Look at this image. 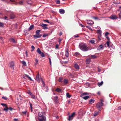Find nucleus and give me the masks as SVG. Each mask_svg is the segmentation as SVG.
Wrapping results in <instances>:
<instances>
[{
  "mask_svg": "<svg viewBox=\"0 0 121 121\" xmlns=\"http://www.w3.org/2000/svg\"><path fill=\"white\" fill-rule=\"evenodd\" d=\"M15 17V15L13 13H11L10 15V17L11 19H13Z\"/></svg>",
  "mask_w": 121,
  "mask_h": 121,
  "instance_id": "4468645a",
  "label": "nucleus"
},
{
  "mask_svg": "<svg viewBox=\"0 0 121 121\" xmlns=\"http://www.w3.org/2000/svg\"><path fill=\"white\" fill-rule=\"evenodd\" d=\"M103 102H104V101L103 99H101L100 100V102L97 103L96 104V107L97 108L99 109V110H100L101 107L102 106H103L104 104L103 103Z\"/></svg>",
  "mask_w": 121,
  "mask_h": 121,
  "instance_id": "7ed1b4c3",
  "label": "nucleus"
},
{
  "mask_svg": "<svg viewBox=\"0 0 121 121\" xmlns=\"http://www.w3.org/2000/svg\"><path fill=\"white\" fill-rule=\"evenodd\" d=\"M48 35V34H44L43 35V37H46V36H47Z\"/></svg>",
  "mask_w": 121,
  "mask_h": 121,
  "instance_id": "864d4df0",
  "label": "nucleus"
},
{
  "mask_svg": "<svg viewBox=\"0 0 121 121\" xmlns=\"http://www.w3.org/2000/svg\"><path fill=\"white\" fill-rule=\"evenodd\" d=\"M58 99L57 96H56L54 97V100L55 103H57L58 102Z\"/></svg>",
  "mask_w": 121,
  "mask_h": 121,
  "instance_id": "9d476101",
  "label": "nucleus"
},
{
  "mask_svg": "<svg viewBox=\"0 0 121 121\" xmlns=\"http://www.w3.org/2000/svg\"><path fill=\"white\" fill-rule=\"evenodd\" d=\"M75 115V112H73L71 115H70L69 116L68 118V120L69 121L70 120H72L73 118Z\"/></svg>",
  "mask_w": 121,
  "mask_h": 121,
  "instance_id": "39448f33",
  "label": "nucleus"
},
{
  "mask_svg": "<svg viewBox=\"0 0 121 121\" xmlns=\"http://www.w3.org/2000/svg\"><path fill=\"white\" fill-rule=\"evenodd\" d=\"M31 48H32L31 51H34V49L35 48V47H34V46H33V45H32L31 46Z\"/></svg>",
  "mask_w": 121,
  "mask_h": 121,
  "instance_id": "4c0bfd02",
  "label": "nucleus"
},
{
  "mask_svg": "<svg viewBox=\"0 0 121 121\" xmlns=\"http://www.w3.org/2000/svg\"><path fill=\"white\" fill-rule=\"evenodd\" d=\"M95 20H98L99 19V18L97 17H92Z\"/></svg>",
  "mask_w": 121,
  "mask_h": 121,
  "instance_id": "c9c22d12",
  "label": "nucleus"
},
{
  "mask_svg": "<svg viewBox=\"0 0 121 121\" xmlns=\"http://www.w3.org/2000/svg\"><path fill=\"white\" fill-rule=\"evenodd\" d=\"M59 12L60 14H63L65 13V11L63 9H60L59 10Z\"/></svg>",
  "mask_w": 121,
  "mask_h": 121,
  "instance_id": "f8f14e48",
  "label": "nucleus"
},
{
  "mask_svg": "<svg viewBox=\"0 0 121 121\" xmlns=\"http://www.w3.org/2000/svg\"><path fill=\"white\" fill-rule=\"evenodd\" d=\"M40 25L42 26L43 29H47L48 28L47 25L45 24H41Z\"/></svg>",
  "mask_w": 121,
  "mask_h": 121,
  "instance_id": "423d86ee",
  "label": "nucleus"
},
{
  "mask_svg": "<svg viewBox=\"0 0 121 121\" xmlns=\"http://www.w3.org/2000/svg\"><path fill=\"white\" fill-rule=\"evenodd\" d=\"M25 54H26V56L27 57L28 56L27 53V52L26 51L25 52Z\"/></svg>",
  "mask_w": 121,
  "mask_h": 121,
  "instance_id": "13d9d810",
  "label": "nucleus"
},
{
  "mask_svg": "<svg viewBox=\"0 0 121 121\" xmlns=\"http://www.w3.org/2000/svg\"><path fill=\"white\" fill-rule=\"evenodd\" d=\"M66 96L68 98H70L71 96V95H70L69 93L67 92L66 93Z\"/></svg>",
  "mask_w": 121,
  "mask_h": 121,
  "instance_id": "c85d7f7f",
  "label": "nucleus"
},
{
  "mask_svg": "<svg viewBox=\"0 0 121 121\" xmlns=\"http://www.w3.org/2000/svg\"><path fill=\"white\" fill-rule=\"evenodd\" d=\"M91 59L90 58H87L86 60V62L87 64H89L91 61Z\"/></svg>",
  "mask_w": 121,
  "mask_h": 121,
  "instance_id": "1a4fd4ad",
  "label": "nucleus"
},
{
  "mask_svg": "<svg viewBox=\"0 0 121 121\" xmlns=\"http://www.w3.org/2000/svg\"><path fill=\"white\" fill-rule=\"evenodd\" d=\"M34 26L33 25H31V30L32 29L34 28Z\"/></svg>",
  "mask_w": 121,
  "mask_h": 121,
  "instance_id": "603ef678",
  "label": "nucleus"
},
{
  "mask_svg": "<svg viewBox=\"0 0 121 121\" xmlns=\"http://www.w3.org/2000/svg\"><path fill=\"white\" fill-rule=\"evenodd\" d=\"M91 57L92 58H95L96 57V56L95 55H91Z\"/></svg>",
  "mask_w": 121,
  "mask_h": 121,
  "instance_id": "f704fd0d",
  "label": "nucleus"
},
{
  "mask_svg": "<svg viewBox=\"0 0 121 121\" xmlns=\"http://www.w3.org/2000/svg\"><path fill=\"white\" fill-rule=\"evenodd\" d=\"M37 52L39 54H41V52L39 48H38L37 49Z\"/></svg>",
  "mask_w": 121,
  "mask_h": 121,
  "instance_id": "cd10ccee",
  "label": "nucleus"
},
{
  "mask_svg": "<svg viewBox=\"0 0 121 121\" xmlns=\"http://www.w3.org/2000/svg\"><path fill=\"white\" fill-rule=\"evenodd\" d=\"M88 93H87V92H85L84 93H83L81 95L82 96H83V95H88Z\"/></svg>",
  "mask_w": 121,
  "mask_h": 121,
  "instance_id": "473e14b6",
  "label": "nucleus"
},
{
  "mask_svg": "<svg viewBox=\"0 0 121 121\" xmlns=\"http://www.w3.org/2000/svg\"><path fill=\"white\" fill-rule=\"evenodd\" d=\"M4 26V24L1 22H0V26L1 27H2Z\"/></svg>",
  "mask_w": 121,
  "mask_h": 121,
  "instance_id": "e433bc0d",
  "label": "nucleus"
},
{
  "mask_svg": "<svg viewBox=\"0 0 121 121\" xmlns=\"http://www.w3.org/2000/svg\"><path fill=\"white\" fill-rule=\"evenodd\" d=\"M56 3H57V4H59L60 3V1L59 0H56Z\"/></svg>",
  "mask_w": 121,
  "mask_h": 121,
  "instance_id": "de8ad7c7",
  "label": "nucleus"
},
{
  "mask_svg": "<svg viewBox=\"0 0 121 121\" xmlns=\"http://www.w3.org/2000/svg\"><path fill=\"white\" fill-rule=\"evenodd\" d=\"M2 98L4 99L5 100H6L7 99V98L4 96L2 97Z\"/></svg>",
  "mask_w": 121,
  "mask_h": 121,
  "instance_id": "3c124183",
  "label": "nucleus"
},
{
  "mask_svg": "<svg viewBox=\"0 0 121 121\" xmlns=\"http://www.w3.org/2000/svg\"><path fill=\"white\" fill-rule=\"evenodd\" d=\"M14 121H18V119H14Z\"/></svg>",
  "mask_w": 121,
  "mask_h": 121,
  "instance_id": "052dcab7",
  "label": "nucleus"
},
{
  "mask_svg": "<svg viewBox=\"0 0 121 121\" xmlns=\"http://www.w3.org/2000/svg\"><path fill=\"white\" fill-rule=\"evenodd\" d=\"M101 35H98V40L99 41H100L101 40Z\"/></svg>",
  "mask_w": 121,
  "mask_h": 121,
  "instance_id": "7c9ffc66",
  "label": "nucleus"
},
{
  "mask_svg": "<svg viewBox=\"0 0 121 121\" xmlns=\"http://www.w3.org/2000/svg\"><path fill=\"white\" fill-rule=\"evenodd\" d=\"M1 104L2 105V106H4L5 107H7V105L6 104H4L1 103Z\"/></svg>",
  "mask_w": 121,
  "mask_h": 121,
  "instance_id": "37998d69",
  "label": "nucleus"
},
{
  "mask_svg": "<svg viewBox=\"0 0 121 121\" xmlns=\"http://www.w3.org/2000/svg\"><path fill=\"white\" fill-rule=\"evenodd\" d=\"M40 30H37L36 31V34L35 35H34V36L35 38H40L41 37L42 35V34H40Z\"/></svg>",
  "mask_w": 121,
  "mask_h": 121,
  "instance_id": "20e7f679",
  "label": "nucleus"
},
{
  "mask_svg": "<svg viewBox=\"0 0 121 121\" xmlns=\"http://www.w3.org/2000/svg\"><path fill=\"white\" fill-rule=\"evenodd\" d=\"M80 54L79 53V52H75V53L74 54V56H78V55H79Z\"/></svg>",
  "mask_w": 121,
  "mask_h": 121,
  "instance_id": "2f4dec72",
  "label": "nucleus"
},
{
  "mask_svg": "<svg viewBox=\"0 0 121 121\" xmlns=\"http://www.w3.org/2000/svg\"><path fill=\"white\" fill-rule=\"evenodd\" d=\"M38 81H39L40 80V78L39 77V73H38L36 76V78L35 79Z\"/></svg>",
  "mask_w": 121,
  "mask_h": 121,
  "instance_id": "ddd939ff",
  "label": "nucleus"
},
{
  "mask_svg": "<svg viewBox=\"0 0 121 121\" xmlns=\"http://www.w3.org/2000/svg\"><path fill=\"white\" fill-rule=\"evenodd\" d=\"M23 3V1H19V4L22 5V4Z\"/></svg>",
  "mask_w": 121,
  "mask_h": 121,
  "instance_id": "a18cd8bd",
  "label": "nucleus"
},
{
  "mask_svg": "<svg viewBox=\"0 0 121 121\" xmlns=\"http://www.w3.org/2000/svg\"><path fill=\"white\" fill-rule=\"evenodd\" d=\"M63 83L65 84H66L68 83V80L65 79H64L63 81Z\"/></svg>",
  "mask_w": 121,
  "mask_h": 121,
  "instance_id": "5701e85b",
  "label": "nucleus"
},
{
  "mask_svg": "<svg viewBox=\"0 0 121 121\" xmlns=\"http://www.w3.org/2000/svg\"><path fill=\"white\" fill-rule=\"evenodd\" d=\"M43 21H46L48 23H50V22L48 20V19H47V20H43Z\"/></svg>",
  "mask_w": 121,
  "mask_h": 121,
  "instance_id": "09e8293b",
  "label": "nucleus"
},
{
  "mask_svg": "<svg viewBox=\"0 0 121 121\" xmlns=\"http://www.w3.org/2000/svg\"><path fill=\"white\" fill-rule=\"evenodd\" d=\"M30 26L29 27V28L28 30H25L24 31V33L26 35H27L28 33L30 31Z\"/></svg>",
  "mask_w": 121,
  "mask_h": 121,
  "instance_id": "9b49d317",
  "label": "nucleus"
},
{
  "mask_svg": "<svg viewBox=\"0 0 121 121\" xmlns=\"http://www.w3.org/2000/svg\"><path fill=\"white\" fill-rule=\"evenodd\" d=\"M103 46L102 44H101L97 48V49L99 50H101L102 49Z\"/></svg>",
  "mask_w": 121,
  "mask_h": 121,
  "instance_id": "2eb2a0df",
  "label": "nucleus"
},
{
  "mask_svg": "<svg viewBox=\"0 0 121 121\" xmlns=\"http://www.w3.org/2000/svg\"><path fill=\"white\" fill-rule=\"evenodd\" d=\"M55 91L57 92H60L62 90L61 89H60V88H57L55 89Z\"/></svg>",
  "mask_w": 121,
  "mask_h": 121,
  "instance_id": "412c9836",
  "label": "nucleus"
},
{
  "mask_svg": "<svg viewBox=\"0 0 121 121\" xmlns=\"http://www.w3.org/2000/svg\"><path fill=\"white\" fill-rule=\"evenodd\" d=\"M106 38H107V40H108V41H109V40H110V38H109V37H108V36H107L106 37Z\"/></svg>",
  "mask_w": 121,
  "mask_h": 121,
  "instance_id": "4d7b16f0",
  "label": "nucleus"
},
{
  "mask_svg": "<svg viewBox=\"0 0 121 121\" xmlns=\"http://www.w3.org/2000/svg\"><path fill=\"white\" fill-rule=\"evenodd\" d=\"M49 62L50 63V64H51V59H50V58H49Z\"/></svg>",
  "mask_w": 121,
  "mask_h": 121,
  "instance_id": "69168bd1",
  "label": "nucleus"
},
{
  "mask_svg": "<svg viewBox=\"0 0 121 121\" xmlns=\"http://www.w3.org/2000/svg\"><path fill=\"white\" fill-rule=\"evenodd\" d=\"M23 77L24 78H25L26 79H30V77H29V76L28 75L25 74L23 76Z\"/></svg>",
  "mask_w": 121,
  "mask_h": 121,
  "instance_id": "6e6552de",
  "label": "nucleus"
},
{
  "mask_svg": "<svg viewBox=\"0 0 121 121\" xmlns=\"http://www.w3.org/2000/svg\"><path fill=\"white\" fill-rule=\"evenodd\" d=\"M109 41H107L106 42V44L108 47L109 46Z\"/></svg>",
  "mask_w": 121,
  "mask_h": 121,
  "instance_id": "ea45409f",
  "label": "nucleus"
},
{
  "mask_svg": "<svg viewBox=\"0 0 121 121\" xmlns=\"http://www.w3.org/2000/svg\"><path fill=\"white\" fill-rule=\"evenodd\" d=\"M10 40L11 42L13 43H16V42L15 39L13 38H10Z\"/></svg>",
  "mask_w": 121,
  "mask_h": 121,
  "instance_id": "6ab92c4d",
  "label": "nucleus"
},
{
  "mask_svg": "<svg viewBox=\"0 0 121 121\" xmlns=\"http://www.w3.org/2000/svg\"><path fill=\"white\" fill-rule=\"evenodd\" d=\"M14 63L13 61H12L10 63V67L11 68H13V69H14Z\"/></svg>",
  "mask_w": 121,
  "mask_h": 121,
  "instance_id": "0eeeda50",
  "label": "nucleus"
},
{
  "mask_svg": "<svg viewBox=\"0 0 121 121\" xmlns=\"http://www.w3.org/2000/svg\"><path fill=\"white\" fill-rule=\"evenodd\" d=\"M45 112H39L38 114V119L39 121H43L45 118V117L44 116Z\"/></svg>",
  "mask_w": 121,
  "mask_h": 121,
  "instance_id": "f03ea898",
  "label": "nucleus"
},
{
  "mask_svg": "<svg viewBox=\"0 0 121 121\" xmlns=\"http://www.w3.org/2000/svg\"><path fill=\"white\" fill-rule=\"evenodd\" d=\"M118 109H121V106H119L118 107Z\"/></svg>",
  "mask_w": 121,
  "mask_h": 121,
  "instance_id": "680f3d73",
  "label": "nucleus"
},
{
  "mask_svg": "<svg viewBox=\"0 0 121 121\" xmlns=\"http://www.w3.org/2000/svg\"><path fill=\"white\" fill-rule=\"evenodd\" d=\"M42 84L43 85V86H45V84L43 81V80H42Z\"/></svg>",
  "mask_w": 121,
  "mask_h": 121,
  "instance_id": "49530a36",
  "label": "nucleus"
},
{
  "mask_svg": "<svg viewBox=\"0 0 121 121\" xmlns=\"http://www.w3.org/2000/svg\"><path fill=\"white\" fill-rule=\"evenodd\" d=\"M99 113V111H95L94 114V116H96V115L98 114Z\"/></svg>",
  "mask_w": 121,
  "mask_h": 121,
  "instance_id": "a211bd4d",
  "label": "nucleus"
},
{
  "mask_svg": "<svg viewBox=\"0 0 121 121\" xmlns=\"http://www.w3.org/2000/svg\"><path fill=\"white\" fill-rule=\"evenodd\" d=\"M9 109L10 110H12V108L11 107H10Z\"/></svg>",
  "mask_w": 121,
  "mask_h": 121,
  "instance_id": "774afa93",
  "label": "nucleus"
},
{
  "mask_svg": "<svg viewBox=\"0 0 121 121\" xmlns=\"http://www.w3.org/2000/svg\"><path fill=\"white\" fill-rule=\"evenodd\" d=\"M74 67L76 69H79V66L77 64H75L74 65Z\"/></svg>",
  "mask_w": 121,
  "mask_h": 121,
  "instance_id": "aec40b11",
  "label": "nucleus"
},
{
  "mask_svg": "<svg viewBox=\"0 0 121 121\" xmlns=\"http://www.w3.org/2000/svg\"><path fill=\"white\" fill-rule=\"evenodd\" d=\"M8 109L9 108L7 107H6L4 109V110L6 111H7Z\"/></svg>",
  "mask_w": 121,
  "mask_h": 121,
  "instance_id": "79ce46f5",
  "label": "nucleus"
},
{
  "mask_svg": "<svg viewBox=\"0 0 121 121\" xmlns=\"http://www.w3.org/2000/svg\"><path fill=\"white\" fill-rule=\"evenodd\" d=\"M32 104H31V111H32Z\"/></svg>",
  "mask_w": 121,
  "mask_h": 121,
  "instance_id": "6e6d98bb",
  "label": "nucleus"
},
{
  "mask_svg": "<svg viewBox=\"0 0 121 121\" xmlns=\"http://www.w3.org/2000/svg\"><path fill=\"white\" fill-rule=\"evenodd\" d=\"M56 48H57V49H58V48L59 45L58 44H56Z\"/></svg>",
  "mask_w": 121,
  "mask_h": 121,
  "instance_id": "5fc2aeb1",
  "label": "nucleus"
},
{
  "mask_svg": "<svg viewBox=\"0 0 121 121\" xmlns=\"http://www.w3.org/2000/svg\"><path fill=\"white\" fill-rule=\"evenodd\" d=\"M22 63L23 64V65L25 66H26V64L25 61L24 60L22 61Z\"/></svg>",
  "mask_w": 121,
  "mask_h": 121,
  "instance_id": "c756f323",
  "label": "nucleus"
},
{
  "mask_svg": "<svg viewBox=\"0 0 121 121\" xmlns=\"http://www.w3.org/2000/svg\"><path fill=\"white\" fill-rule=\"evenodd\" d=\"M79 47L80 49L84 51H86L91 49L89 47H88L86 43H80L79 45Z\"/></svg>",
  "mask_w": 121,
  "mask_h": 121,
  "instance_id": "f257e3e1",
  "label": "nucleus"
},
{
  "mask_svg": "<svg viewBox=\"0 0 121 121\" xmlns=\"http://www.w3.org/2000/svg\"><path fill=\"white\" fill-rule=\"evenodd\" d=\"M97 94L99 95H100L101 94V93L100 92H97Z\"/></svg>",
  "mask_w": 121,
  "mask_h": 121,
  "instance_id": "0e129e2a",
  "label": "nucleus"
},
{
  "mask_svg": "<svg viewBox=\"0 0 121 121\" xmlns=\"http://www.w3.org/2000/svg\"><path fill=\"white\" fill-rule=\"evenodd\" d=\"M103 81H102L101 82H98L97 85H98V86H101V85H102L103 84Z\"/></svg>",
  "mask_w": 121,
  "mask_h": 121,
  "instance_id": "4be33fe9",
  "label": "nucleus"
},
{
  "mask_svg": "<svg viewBox=\"0 0 121 121\" xmlns=\"http://www.w3.org/2000/svg\"><path fill=\"white\" fill-rule=\"evenodd\" d=\"M63 79V78H62L60 77L59 78V82H61L62 80Z\"/></svg>",
  "mask_w": 121,
  "mask_h": 121,
  "instance_id": "c03bdc74",
  "label": "nucleus"
},
{
  "mask_svg": "<svg viewBox=\"0 0 121 121\" xmlns=\"http://www.w3.org/2000/svg\"><path fill=\"white\" fill-rule=\"evenodd\" d=\"M90 42L91 43H92V44H94V41L93 40H90Z\"/></svg>",
  "mask_w": 121,
  "mask_h": 121,
  "instance_id": "72a5a7b5",
  "label": "nucleus"
},
{
  "mask_svg": "<svg viewBox=\"0 0 121 121\" xmlns=\"http://www.w3.org/2000/svg\"><path fill=\"white\" fill-rule=\"evenodd\" d=\"M97 32L99 34V35H101L102 31L100 30H99V29L98 30H97Z\"/></svg>",
  "mask_w": 121,
  "mask_h": 121,
  "instance_id": "b1692460",
  "label": "nucleus"
},
{
  "mask_svg": "<svg viewBox=\"0 0 121 121\" xmlns=\"http://www.w3.org/2000/svg\"><path fill=\"white\" fill-rule=\"evenodd\" d=\"M94 100L93 99H91L89 100V104H92V103H94Z\"/></svg>",
  "mask_w": 121,
  "mask_h": 121,
  "instance_id": "393cba45",
  "label": "nucleus"
},
{
  "mask_svg": "<svg viewBox=\"0 0 121 121\" xmlns=\"http://www.w3.org/2000/svg\"><path fill=\"white\" fill-rule=\"evenodd\" d=\"M30 0H27L26 2L28 4H30Z\"/></svg>",
  "mask_w": 121,
  "mask_h": 121,
  "instance_id": "8fccbe9b",
  "label": "nucleus"
},
{
  "mask_svg": "<svg viewBox=\"0 0 121 121\" xmlns=\"http://www.w3.org/2000/svg\"><path fill=\"white\" fill-rule=\"evenodd\" d=\"M81 26L82 27H84V26L83 25V24H81Z\"/></svg>",
  "mask_w": 121,
  "mask_h": 121,
  "instance_id": "338daca9",
  "label": "nucleus"
},
{
  "mask_svg": "<svg viewBox=\"0 0 121 121\" xmlns=\"http://www.w3.org/2000/svg\"><path fill=\"white\" fill-rule=\"evenodd\" d=\"M90 97L89 96H88V95H86L85 97H83V99H84L85 100H86L87 99H88V98H89Z\"/></svg>",
  "mask_w": 121,
  "mask_h": 121,
  "instance_id": "a878e982",
  "label": "nucleus"
},
{
  "mask_svg": "<svg viewBox=\"0 0 121 121\" xmlns=\"http://www.w3.org/2000/svg\"><path fill=\"white\" fill-rule=\"evenodd\" d=\"M109 33L108 32H107L105 33V36L106 37L107 36V35L108 34H109Z\"/></svg>",
  "mask_w": 121,
  "mask_h": 121,
  "instance_id": "58836bf2",
  "label": "nucleus"
},
{
  "mask_svg": "<svg viewBox=\"0 0 121 121\" xmlns=\"http://www.w3.org/2000/svg\"><path fill=\"white\" fill-rule=\"evenodd\" d=\"M31 97L32 98L34 99H35L36 98V97L34 95L32 94L31 93Z\"/></svg>",
  "mask_w": 121,
  "mask_h": 121,
  "instance_id": "bb28decb",
  "label": "nucleus"
},
{
  "mask_svg": "<svg viewBox=\"0 0 121 121\" xmlns=\"http://www.w3.org/2000/svg\"><path fill=\"white\" fill-rule=\"evenodd\" d=\"M27 92L29 95H30V90L28 92Z\"/></svg>",
  "mask_w": 121,
  "mask_h": 121,
  "instance_id": "e2e57ef3",
  "label": "nucleus"
},
{
  "mask_svg": "<svg viewBox=\"0 0 121 121\" xmlns=\"http://www.w3.org/2000/svg\"><path fill=\"white\" fill-rule=\"evenodd\" d=\"M41 56L42 57H44L45 56V55L43 53V52H41Z\"/></svg>",
  "mask_w": 121,
  "mask_h": 121,
  "instance_id": "a19ab883",
  "label": "nucleus"
},
{
  "mask_svg": "<svg viewBox=\"0 0 121 121\" xmlns=\"http://www.w3.org/2000/svg\"><path fill=\"white\" fill-rule=\"evenodd\" d=\"M110 17L111 19H117V18L115 15L111 16Z\"/></svg>",
  "mask_w": 121,
  "mask_h": 121,
  "instance_id": "dca6fc26",
  "label": "nucleus"
},
{
  "mask_svg": "<svg viewBox=\"0 0 121 121\" xmlns=\"http://www.w3.org/2000/svg\"><path fill=\"white\" fill-rule=\"evenodd\" d=\"M65 55L67 57H68L69 56V53L68 52V49H67V50L65 52Z\"/></svg>",
  "mask_w": 121,
  "mask_h": 121,
  "instance_id": "f3484780",
  "label": "nucleus"
},
{
  "mask_svg": "<svg viewBox=\"0 0 121 121\" xmlns=\"http://www.w3.org/2000/svg\"><path fill=\"white\" fill-rule=\"evenodd\" d=\"M22 113L23 114H25L26 113V111L22 112Z\"/></svg>",
  "mask_w": 121,
  "mask_h": 121,
  "instance_id": "bf43d9fd",
  "label": "nucleus"
}]
</instances>
